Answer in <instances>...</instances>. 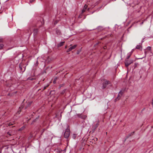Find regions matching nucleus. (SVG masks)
Segmentation results:
<instances>
[{"mask_svg": "<svg viewBox=\"0 0 153 153\" xmlns=\"http://www.w3.org/2000/svg\"><path fill=\"white\" fill-rule=\"evenodd\" d=\"M152 107L153 108V103H152Z\"/></svg>", "mask_w": 153, "mask_h": 153, "instance_id": "c85d7f7f", "label": "nucleus"}, {"mask_svg": "<svg viewBox=\"0 0 153 153\" xmlns=\"http://www.w3.org/2000/svg\"><path fill=\"white\" fill-rule=\"evenodd\" d=\"M7 134H8L10 136H11V134H10V133H9V132L7 133Z\"/></svg>", "mask_w": 153, "mask_h": 153, "instance_id": "a878e982", "label": "nucleus"}, {"mask_svg": "<svg viewBox=\"0 0 153 153\" xmlns=\"http://www.w3.org/2000/svg\"><path fill=\"white\" fill-rule=\"evenodd\" d=\"M48 86H46V87H44V89H43V90H44V89H45L46 88V87H47Z\"/></svg>", "mask_w": 153, "mask_h": 153, "instance_id": "bb28decb", "label": "nucleus"}, {"mask_svg": "<svg viewBox=\"0 0 153 153\" xmlns=\"http://www.w3.org/2000/svg\"><path fill=\"white\" fill-rule=\"evenodd\" d=\"M1 152V149L0 148V152Z\"/></svg>", "mask_w": 153, "mask_h": 153, "instance_id": "c756f323", "label": "nucleus"}, {"mask_svg": "<svg viewBox=\"0 0 153 153\" xmlns=\"http://www.w3.org/2000/svg\"><path fill=\"white\" fill-rule=\"evenodd\" d=\"M4 45L2 44H0V50L1 49L3 48L4 47Z\"/></svg>", "mask_w": 153, "mask_h": 153, "instance_id": "4468645a", "label": "nucleus"}, {"mask_svg": "<svg viewBox=\"0 0 153 153\" xmlns=\"http://www.w3.org/2000/svg\"><path fill=\"white\" fill-rule=\"evenodd\" d=\"M67 48V46H66L65 47V48Z\"/></svg>", "mask_w": 153, "mask_h": 153, "instance_id": "2f4dec72", "label": "nucleus"}, {"mask_svg": "<svg viewBox=\"0 0 153 153\" xmlns=\"http://www.w3.org/2000/svg\"><path fill=\"white\" fill-rule=\"evenodd\" d=\"M13 125V124L11 123H10L9 124H8V126H11V125Z\"/></svg>", "mask_w": 153, "mask_h": 153, "instance_id": "5701e85b", "label": "nucleus"}, {"mask_svg": "<svg viewBox=\"0 0 153 153\" xmlns=\"http://www.w3.org/2000/svg\"><path fill=\"white\" fill-rule=\"evenodd\" d=\"M97 126H98V124H97L95 127V128H96L97 127Z\"/></svg>", "mask_w": 153, "mask_h": 153, "instance_id": "393cba45", "label": "nucleus"}, {"mask_svg": "<svg viewBox=\"0 0 153 153\" xmlns=\"http://www.w3.org/2000/svg\"><path fill=\"white\" fill-rule=\"evenodd\" d=\"M131 54L130 53H128L127 55V56L126 57V59H128L130 58L131 56Z\"/></svg>", "mask_w": 153, "mask_h": 153, "instance_id": "9b49d317", "label": "nucleus"}, {"mask_svg": "<svg viewBox=\"0 0 153 153\" xmlns=\"http://www.w3.org/2000/svg\"><path fill=\"white\" fill-rule=\"evenodd\" d=\"M81 114H80V116H78H78L79 117H81V118H83V119H85V118L86 117V116L85 115H84V116H83V117H82V116L81 117V116H81Z\"/></svg>", "mask_w": 153, "mask_h": 153, "instance_id": "f8f14e48", "label": "nucleus"}, {"mask_svg": "<svg viewBox=\"0 0 153 153\" xmlns=\"http://www.w3.org/2000/svg\"><path fill=\"white\" fill-rule=\"evenodd\" d=\"M64 42H60L59 44H58V47H61V46H62L63 45V44Z\"/></svg>", "mask_w": 153, "mask_h": 153, "instance_id": "1a4fd4ad", "label": "nucleus"}, {"mask_svg": "<svg viewBox=\"0 0 153 153\" xmlns=\"http://www.w3.org/2000/svg\"><path fill=\"white\" fill-rule=\"evenodd\" d=\"M144 53H145V57H146V53H147V52L145 50Z\"/></svg>", "mask_w": 153, "mask_h": 153, "instance_id": "b1692460", "label": "nucleus"}, {"mask_svg": "<svg viewBox=\"0 0 153 153\" xmlns=\"http://www.w3.org/2000/svg\"><path fill=\"white\" fill-rule=\"evenodd\" d=\"M133 61L132 60L126 59L125 60V65L126 67H128V66L133 62Z\"/></svg>", "mask_w": 153, "mask_h": 153, "instance_id": "7ed1b4c3", "label": "nucleus"}, {"mask_svg": "<svg viewBox=\"0 0 153 153\" xmlns=\"http://www.w3.org/2000/svg\"><path fill=\"white\" fill-rule=\"evenodd\" d=\"M76 47V45H74L73 46L70 47L69 48L67 51V52H68L71 51L72 50L74 49Z\"/></svg>", "mask_w": 153, "mask_h": 153, "instance_id": "20e7f679", "label": "nucleus"}, {"mask_svg": "<svg viewBox=\"0 0 153 153\" xmlns=\"http://www.w3.org/2000/svg\"><path fill=\"white\" fill-rule=\"evenodd\" d=\"M35 1V0H29V2L30 3H32V2H34Z\"/></svg>", "mask_w": 153, "mask_h": 153, "instance_id": "4be33fe9", "label": "nucleus"}, {"mask_svg": "<svg viewBox=\"0 0 153 153\" xmlns=\"http://www.w3.org/2000/svg\"><path fill=\"white\" fill-rule=\"evenodd\" d=\"M34 79H34L33 78H31V77H29V78H28V79H27L28 80H33Z\"/></svg>", "mask_w": 153, "mask_h": 153, "instance_id": "2eb2a0df", "label": "nucleus"}, {"mask_svg": "<svg viewBox=\"0 0 153 153\" xmlns=\"http://www.w3.org/2000/svg\"><path fill=\"white\" fill-rule=\"evenodd\" d=\"M56 33H57V30L56 31Z\"/></svg>", "mask_w": 153, "mask_h": 153, "instance_id": "72a5a7b5", "label": "nucleus"}, {"mask_svg": "<svg viewBox=\"0 0 153 153\" xmlns=\"http://www.w3.org/2000/svg\"><path fill=\"white\" fill-rule=\"evenodd\" d=\"M104 82L102 83V88L103 89L105 88L107 86V85L110 84V83L109 81L107 80L104 79Z\"/></svg>", "mask_w": 153, "mask_h": 153, "instance_id": "f03ea898", "label": "nucleus"}, {"mask_svg": "<svg viewBox=\"0 0 153 153\" xmlns=\"http://www.w3.org/2000/svg\"><path fill=\"white\" fill-rule=\"evenodd\" d=\"M96 140H97V138H96Z\"/></svg>", "mask_w": 153, "mask_h": 153, "instance_id": "7c9ffc66", "label": "nucleus"}, {"mask_svg": "<svg viewBox=\"0 0 153 153\" xmlns=\"http://www.w3.org/2000/svg\"><path fill=\"white\" fill-rule=\"evenodd\" d=\"M65 90L64 89V90H63V91H62L60 92V94H63L65 93Z\"/></svg>", "mask_w": 153, "mask_h": 153, "instance_id": "ddd939ff", "label": "nucleus"}, {"mask_svg": "<svg viewBox=\"0 0 153 153\" xmlns=\"http://www.w3.org/2000/svg\"><path fill=\"white\" fill-rule=\"evenodd\" d=\"M33 35L34 36L36 35L38 32V30L37 29H34L33 30Z\"/></svg>", "mask_w": 153, "mask_h": 153, "instance_id": "0eeeda50", "label": "nucleus"}, {"mask_svg": "<svg viewBox=\"0 0 153 153\" xmlns=\"http://www.w3.org/2000/svg\"><path fill=\"white\" fill-rule=\"evenodd\" d=\"M18 113H19V111L18 112Z\"/></svg>", "mask_w": 153, "mask_h": 153, "instance_id": "473e14b6", "label": "nucleus"}, {"mask_svg": "<svg viewBox=\"0 0 153 153\" xmlns=\"http://www.w3.org/2000/svg\"><path fill=\"white\" fill-rule=\"evenodd\" d=\"M58 32H59V34H60V32L59 31H58Z\"/></svg>", "mask_w": 153, "mask_h": 153, "instance_id": "cd10ccee", "label": "nucleus"}, {"mask_svg": "<svg viewBox=\"0 0 153 153\" xmlns=\"http://www.w3.org/2000/svg\"><path fill=\"white\" fill-rule=\"evenodd\" d=\"M76 134H74L72 135V138L74 139H75L76 137Z\"/></svg>", "mask_w": 153, "mask_h": 153, "instance_id": "dca6fc26", "label": "nucleus"}, {"mask_svg": "<svg viewBox=\"0 0 153 153\" xmlns=\"http://www.w3.org/2000/svg\"><path fill=\"white\" fill-rule=\"evenodd\" d=\"M147 49L149 51H150L151 50V47L148 46L147 47Z\"/></svg>", "mask_w": 153, "mask_h": 153, "instance_id": "f3484780", "label": "nucleus"}, {"mask_svg": "<svg viewBox=\"0 0 153 153\" xmlns=\"http://www.w3.org/2000/svg\"><path fill=\"white\" fill-rule=\"evenodd\" d=\"M86 10V9H85L83 8L82 10V13H83L84 12H85Z\"/></svg>", "mask_w": 153, "mask_h": 153, "instance_id": "6ab92c4d", "label": "nucleus"}, {"mask_svg": "<svg viewBox=\"0 0 153 153\" xmlns=\"http://www.w3.org/2000/svg\"><path fill=\"white\" fill-rule=\"evenodd\" d=\"M136 48L141 50H142V48L140 45H137L136 47Z\"/></svg>", "mask_w": 153, "mask_h": 153, "instance_id": "6e6552de", "label": "nucleus"}, {"mask_svg": "<svg viewBox=\"0 0 153 153\" xmlns=\"http://www.w3.org/2000/svg\"><path fill=\"white\" fill-rule=\"evenodd\" d=\"M19 68L22 71V67L21 65L20 64L19 65Z\"/></svg>", "mask_w": 153, "mask_h": 153, "instance_id": "a211bd4d", "label": "nucleus"}, {"mask_svg": "<svg viewBox=\"0 0 153 153\" xmlns=\"http://www.w3.org/2000/svg\"><path fill=\"white\" fill-rule=\"evenodd\" d=\"M25 126H23L21 128H19L18 131H22L23 130H24L25 128Z\"/></svg>", "mask_w": 153, "mask_h": 153, "instance_id": "9d476101", "label": "nucleus"}, {"mask_svg": "<svg viewBox=\"0 0 153 153\" xmlns=\"http://www.w3.org/2000/svg\"><path fill=\"white\" fill-rule=\"evenodd\" d=\"M3 41V39L2 37H0V42H2Z\"/></svg>", "mask_w": 153, "mask_h": 153, "instance_id": "aec40b11", "label": "nucleus"}, {"mask_svg": "<svg viewBox=\"0 0 153 153\" xmlns=\"http://www.w3.org/2000/svg\"><path fill=\"white\" fill-rule=\"evenodd\" d=\"M123 92L121 91H120L119 92L118 94V97L116 99V100H118L120 98V96H121L122 95Z\"/></svg>", "mask_w": 153, "mask_h": 153, "instance_id": "423d86ee", "label": "nucleus"}, {"mask_svg": "<svg viewBox=\"0 0 153 153\" xmlns=\"http://www.w3.org/2000/svg\"><path fill=\"white\" fill-rule=\"evenodd\" d=\"M25 69H24V71H25Z\"/></svg>", "mask_w": 153, "mask_h": 153, "instance_id": "f704fd0d", "label": "nucleus"}, {"mask_svg": "<svg viewBox=\"0 0 153 153\" xmlns=\"http://www.w3.org/2000/svg\"><path fill=\"white\" fill-rule=\"evenodd\" d=\"M70 130L69 128H67L64 133V137L66 138H68L70 134Z\"/></svg>", "mask_w": 153, "mask_h": 153, "instance_id": "f257e3e1", "label": "nucleus"}, {"mask_svg": "<svg viewBox=\"0 0 153 153\" xmlns=\"http://www.w3.org/2000/svg\"><path fill=\"white\" fill-rule=\"evenodd\" d=\"M87 7H88V6L86 4H85V5L84 6V8H85V9H86L87 8Z\"/></svg>", "mask_w": 153, "mask_h": 153, "instance_id": "412c9836", "label": "nucleus"}, {"mask_svg": "<svg viewBox=\"0 0 153 153\" xmlns=\"http://www.w3.org/2000/svg\"><path fill=\"white\" fill-rule=\"evenodd\" d=\"M37 59L38 61H40L42 62H45V59L41 57H39L37 58Z\"/></svg>", "mask_w": 153, "mask_h": 153, "instance_id": "39448f33", "label": "nucleus"}]
</instances>
